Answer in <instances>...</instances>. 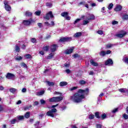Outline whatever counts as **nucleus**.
Returning <instances> with one entry per match:
<instances>
[{
  "label": "nucleus",
  "mask_w": 128,
  "mask_h": 128,
  "mask_svg": "<svg viewBox=\"0 0 128 128\" xmlns=\"http://www.w3.org/2000/svg\"><path fill=\"white\" fill-rule=\"evenodd\" d=\"M54 94H56L57 96H62V93L58 92H54Z\"/></svg>",
  "instance_id": "nucleus-55"
},
{
  "label": "nucleus",
  "mask_w": 128,
  "mask_h": 128,
  "mask_svg": "<svg viewBox=\"0 0 128 128\" xmlns=\"http://www.w3.org/2000/svg\"><path fill=\"white\" fill-rule=\"evenodd\" d=\"M70 40H72V37H66V38L64 37V38H61L59 40V42H70Z\"/></svg>",
  "instance_id": "nucleus-8"
},
{
  "label": "nucleus",
  "mask_w": 128,
  "mask_h": 128,
  "mask_svg": "<svg viewBox=\"0 0 128 128\" xmlns=\"http://www.w3.org/2000/svg\"><path fill=\"white\" fill-rule=\"evenodd\" d=\"M54 53H51L48 54V56H47L48 60H50L54 58Z\"/></svg>",
  "instance_id": "nucleus-24"
},
{
  "label": "nucleus",
  "mask_w": 128,
  "mask_h": 128,
  "mask_svg": "<svg viewBox=\"0 0 128 128\" xmlns=\"http://www.w3.org/2000/svg\"><path fill=\"white\" fill-rule=\"evenodd\" d=\"M122 8V6L121 5L117 4L114 8L115 12H120Z\"/></svg>",
  "instance_id": "nucleus-14"
},
{
  "label": "nucleus",
  "mask_w": 128,
  "mask_h": 128,
  "mask_svg": "<svg viewBox=\"0 0 128 128\" xmlns=\"http://www.w3.org/2000/svg\"><path fill=\"white\" fill-rule=\"evenodd\" d=\"M32 106L30 105L29 106H25L24 108V110H28V108H30Z\"/></svg>",
  "instance_id": "nucleus-47"
},
{
  "label": "nucleus",
  "mask_w": 128,
  "mask_h": 128,
  "mask_svg": "<svg viewBox=\"0 0 128 128\" xmlns=\"http://www.w3.org/2000/svg\"><path fill=\"white\" fill-rule=\"evenodd\" d=\"M31 42H34V43L36 42V38H32L31 39Z\"/></svg>",
  "instance_id": "nucleus-51"
},
{
  "label": "nucleus",
  "mask_w": 128,
  "mask_h": 128,
  "mask_svg": "<svg viewBox=\"0 0 128 128\" xmlns=\"http://www.w3.org/2000/svg\"><path fill=\"white\" fill-rule=\"evenodd\" d=\"M114 46V44H108L106 46V48H112V46Z\"/></svg>",
  "instance_id": "nucleus-36"
},
{
  "label": "nucleus",
  "mask_w": 128,
  "mask_h": 128,
  "mask_svg": "<svg viewBox=\"0 0 128 128\" xmlns=\"http://www.w3.org/2000/svg\"><path fill=\"white\" fill-rule=\"evenodd\" d=\"M46 84L49 86H54V82H50V81L46 82Z\"/></svg>",
  "instance_id": "nucleus-28"
},
{
  "label": "nucleus",
  "mask_w": 128,
  "mask_h": 128,
  "mask_svg": "<svg viewBox=\"0 0 128 128\" xmlns=\"http://www.w3.org/2000/svg\"><path fill=\"white\" fill-rule=\"evenodd\" d=\"M58 106V104H56V105H52V108H56V106Z\"/></svg>",
  "instance_id": "nucleus-60"
},
{
  "label": "nucleus",
  "mask_w": 128,
  "mask_h": 128,
  "mask_svg": "<svg viewBox=\"0 0 128 128\" xmlns=\"http://www.w3.org/2000/svg\"><path fill=\"white\" fill-rule=\"evenodd\" d=\"M44 94V90H42L39 92H38L36 93V96H42V94Z\"/></svg>",
  "instance_id": "nucleus-27"
},
{
  "label": "nucleus",
  "mask_w": 128,
  "mask_h": 128,
  "mask_svg": "<svg viewBox=\"0 0 128 128\" xmlns=\"http://www.w3.org/2000/svg\"><path fill=\"white\" fill-rule=\"evenodd\" d=\"M79 84H86V82L82 80L79 82Z\"/></svg>",
  "instance_id": "nucleus-43"
},
{
  "label": "nucleus",
  "mask_w": 128,
  "mask_h": 128,
  "mask_svg": "<svg viewBox=\"0 0 128 128\" xmlns=\"http://www.w3.org/2000/svg\"><path fill=\"white\" fill-rule=\"evenodd\" d=\"M34 126H36V128H40V122H36L34 124Z\"/></svg>",
  "instance_id": "nucleus-33"
},
{
  "label": "nucleus",
  "mask_w": 128,
  "mask_h": 128,
  "mask_svg": "<svg viewBox=\"0 0 128 128\" xmlns=\"http://www.w3.org/2000/svg\"><path fill=\"white\" fill-rule=\"evenodd\" d=\"M112 52V51H110V50H108L106 52V54H110Z\"/></svg>",
  "instance_id": "nucleus-62"
},
{
  "label": "nucleus",
  "mask_w": 128,
  "mask_h": 128,
  "mask_svg": "<svg viewBox=\"0 0 128 128\" xmlns=\"http://www.w3.org/2000/svg\"><path fill=\"white\" fill-rule=\"evenodd\" d=\"M68 85V82H62L60 83V86H64Z\"/></svg>",
  "instance_id": "nucleus-21"
},
{
  "label": "nucleus",
  "mask_w": 128,
  "mask_h": 128,
  "mask_svg": "<svg viewBox=\"0 0 128 128\" xmlns=\"http://www.w3.org/2000/svg\"><path fill=\"white\" fill-rule=\"evenodd\" d=\"M89 118L90 120H94V114L89 115Z\"/></svg>",
  "instance_id": "nucleus-48"
},
{
  "label": "nucleus",
  "mask_w": 128,
  "mask_h": 128,
  "mask_svg": "<svg viewBox=\"0 0 128 128\" xmlns=\"http://www.w3.org/2000/svg\"><path fill=\"white\" fill-rule=\"evenodd\" d=\"M113 6H114V4H112V3H110L108 6V10H112V8Z\"/></svg>",
  "instance_id": "nucleus-32"
},
{
  "label": "nucleus",
  "mask_w": 128,
  "mask_h": 128,
  "mask_svg": "<svg viewBox=\"0 0 128 128\" xmlns=\"http://www.w3.org/2000/svg\"><path fill=\"white\" fill-rule=\"evenodd\" d=\"M86 98L85 96H72L71 97V100L74 102L76 104H78L79 102H81L82 100Z\"/></svg>",
  "instance_id": "nucleus-2"
},
{
  "label": "nucleus",
  "mask_w": 128,
  "mask_h": 128,
  "mask_svg": "<svg viewBox=\"0 0 128 128\" xmlns=\"http://www.w3.org/2000/svg\"><path fill=\"white\" fill-rule=\"evenodd\" d=\"M89 89L88 88H86V90H82V89H80L78 90V91L77 92L78 94H88V92H89Z\"/></svg>",
  "instance_id": "nucleus-5"
},
{
  "label": "nucleus",
  "mask_w": 128,
  "mask_h": 128,
  "mask_svg": "<svg viewBox=\"0 0 128 128\" xmlns=\"http://www.w3.org/2000/svg\"><path fill=\"white\" fill-rule=\"evenodd\" d=\"M74 50V47H72L70 49H67L65 50L64 53L66 54H70Z\"/></svg>",
  "instance_id": "nucleus-12"
},
{
  "label": "nucleus",
  "mask_w": 128,
  "mask_h": 128,
  "mask_svg": "<svg viewBox=\"0 0 128 128\" xmlns=\"http://www.w3.org/2000/svg\"><path fill=\"white\" fill-rule=\"evenodd\" d=\"M62 100H64L62 96L53 97L49 100V102H61Z\"/></svg>",
  "instance_id": "nucleus-3"
},
{
  "label": "nucleus",
  "mask_w": 128,
  "mask_h": 128,
  "mask_svg": "<svg viewBox=\"0 0 128 128\" xmlns=\"http://www.w3.org/2000/svg\"><path fill=\"white\" fill-rule=\"evenodd\" d=\"M46 6H52V4L50 2H47V3H46Z\"/></svg>",
  "instance_id": "nucleus-58"
},
{
  "label": "nucleus",
  "mask_w": 128,
  "mask_h": 128,
  "mask_svg": "<svg viewBox=\"0 0 128 128\" xmlns=\"http://www.w3.org/2000/svg\"><path fill=\"white\" fill-rule=\"evenodd\" d=\"M119 92L122 93H126L128 92V89L126 88H122L118 90Z\"/></svg>",
  "instance_id": "nucleus-18"
},
{
  "label": "nucleus",
  "mask_w": 128,
  "mask_h": 128,
  "mask_svg": "<svg viewBox=\"0 0 128 128\" xmlns=\"http://www.w3.org/2000/svg\"><path fill=\"white\" fill-rule=\"evenodd\" d=\"M96 128H102V124H96Z\"/></svg>",
  "instance_id": "nucleus-61"
},
{
  "label": "nucleus",
  "mask_w": 128,
  "mask_h": 128,
  "mask_svg": "<svg viewBox=\"0 0 128 128\" xmlns=\"http://www.w3.org/2000/svg\"><path fill=\"white\" fill-rule=\"evenodd\" d=\"M124 62H126V64H128V58L126 57L124 58Z\"/></svg>",
  "instance_id": "nucleus-49"
},
{
  "label": "nucleus",
  "mask_w": 128,
  "mask_h": 128,
  "mask_svg": "<svg viewBox=\"0 0 128 128\" xmlns=\"http://www.w3.org/2000/svg\"><path fill=\"white\" fill-rule=\"evenodd\" d=\"M82 32H78L75 34L74 36V38H80V36H82Z\"/></svg>",
  "instance_id": "nucleus-19"
},
{
  "label": "nucleus",
  "mask_w": 128,
  "mask_h": 128,
  "mask_svg": "<svg viewBox=\"0 0 128 128\" xmlns=\"http://www.w3.org/2000/svg\"><path fill=\"white\" fill-rule=\"evenodd\" d=\"M95 116L96 118H100V112H95Z\"/></svg>",
  "instance_id": "nucleus-29"
},
{
  "label": "nucleus",
  "mask_w": 128,
  "mask_h": 128,
  "mask_svg": "<svg viewBox=\"0 0 128 128\" xmlns=\"http://www.w3.org/2000/svg\"><path fill=\"white\" fill-rule=\"evenodd\" d=\"M50 18H54V15L52 14V11L49 12L45 16H44V18H45V20H50Z\"/></svg>",
  "instance_id": "nucleus-6"
},
{
  "label": "nucleus",
  "mask_w": 128,
  "mask_h": 128,
  "mask_svg": "<svg viewBox=\"0 0 128 128\" xmlns=\"http://www.w3.org/2000/svg\"><path fill=\"white\" fill-rule=\"evenodd\" d=\"M118 112V108H115L112 110V114H116V112Z\"/></svg>",
  "instance_id": "nucleus-38"
},
{
  "label": "nucleus",
  "mask_w": 128,
  "mask_h": 128,
  "mask_svg": "<svg viewBox=\"0 0 128 128\" xmlns=\"http://www.w3.org/2000/svg\"><path fill=\"white\" fill-rule=\"evenodd\" d=\"M32 14L30 11H27L25 13V16H32Z\"/></svg>",
  "instance_id": "nucleus-25"
},
{
  "label": "nucleus",
  "mask_w": 128,
  "mask_h": 128,
  "mask_svg": "<svg viewBox=\"0 0 128 128\" xmlns=\"http://www.w3.org/2000/svg\"><path fill=\"white\" fill-rule=\"evenodd\" d=\"M100 56H106V52L101 51L100 52Z\"/></svg>",
  "instance_id": "nucleus-34"
},
{
  "label": "nucleus",
  "mask_w": 128,
  "mask_h": 128,
  "mask_svg": "<svg viewBox=\"0 0 128 128\" xmlns=\"http://www.w3.org/2000/svg\"><path fill=\"white\" fill-rule=\"evenodd\" d=\"M21 66L22 68H28V66H26V64H24V62L21 63Z\"/></svg>",
  "instance_id": "nucleus-39"
},
{
  "label": "nucleus",
  "mask_w": 128,
  "mask_h": 128,
  "mask_svg": "<svg viewBox=\"0 0 128 128\" xmlns=\"http://www.w3.org/2000/svg\"><path fill=\"white\" fill-rule=\"evenodd\" d=\"M24 116H20L18 117V120H24Z\"/></svg>",
  "instance_id": "nucleus-46"
},
{
  "label": "nucleus",
  "mask_w": 128,
  "mask_h": 128,
  "mask_svg": "<svg viewBox=\"0 0 128 128\" xmlns=\"http://www.w3.org/2000/svg\"><path fill=\"white\" fill-rule=\"evenodd\" d=\"M114 64L112 60L110 58L108 59L106 62L105 64L106 66H110Z\"/></svg>",
  "instance_id": "nucleus-13"
},
{
  "label": "nucleus",
  "mask_w": 128,
  "mask_h": 128,
  "mask_svg": "<svg viewBox=\"0 0 128 128\" xmlns=\"http://www.w3.org/2000/svg\"><path fill=\"white\" fill-rule=\"evenodd\" d=\"M14 78V74L12 73H8L6 76V78L8 80H12Z\"/></svg>",
  "instance_id": "nucleus-11"
},
{
  "label": "nucleus",
  "mask_w": 128,
  "mask_h": 128,
  "mask_svg": "<svg viewBox=\"0 0 128 128\" xmlns=\"http://www.w3.org/2000/svg\"><path fill=\"white\" fill-rule=\"evenodd\" d=\"M32 22H34V21L32 19H30L29 20H25L23 21V24H24V26H30V24H32Z\"/></svg>",
  "instance_id": "nucleus-7"
},
{
  "label": "nucleus",
  "mask_w": 128,
  "mask_h": 128,
  "mask_svg": "<svg viewBox=\"0 0 128 128\" xmlns=\"http://www.w3.org/2000/svg\"><path fill=\"white\" fill-rule=\"evenodd\" d=\"M40 102L41 104L44 105L46 104V100H44L42 99L40 100Z\"/></svg>",
  "instance_id": "nucleus-40"
},
{
  "label": "nucleus",
  "mask_w": 128,
  "mask_h": 128,
  "mask_svg": "<svg viewBox=\"0 0 128 128\" xmlns=\"http://www.w3.org/2000/svg\"><path fill=\"white\" fill-rule=\"evenodd\" d=\"M97 34H104V32H102V30H100L97 32Z\"/></svg>",
  "instance_id": "nucleus-52"
},
{
  "label": "nucleus",
  "mask_w": 128,
  "mask_h": 128,
  "mask_svg": "<svg viewBox=\"0 0 128 128\" xmlns=\"http://www.w3.org/2000/svg\"><path fill=\"white\" fill-rule=\"evenodd\" d=\"M82 18H84V20L83 21V25L86 26V24H88V22H90V20H94L96 17L94 16L93 14H87L85 16H82Z\"/></svg>",
  "instance_id": "nucleus-1"
},
{
  "label": "nucleus",
  "mask_w": 128,
  "mask_h": 128,
  "mask_svg": "<svg viewBox=\"0 0 128 128\" xmlns=\"http://www.w3.org/2000/svg\"><path fill=\"white\" fill-rule=\"evenodd\" d=\"M128 34V32L124 30H122L115 34V36L118 38H124L126 34Z\"/></svg>",
  "instance_id": "nucleus-4"
},
{
  "label": "nucleus",
  "mask_w": 128,
  "mask_h": 128,
  "mask_svg": "<svg viewBox=\"0 0 128 128\" xmlns=\"http://www.w3.org/2000/svg\"><path fill=\"white\" fill-rule=\"evenodd\" d=\"M50 50V46H46L42 48V50L44 52H48Z\"/></svg>",
  "instance_id": "nucleus-22"
},
{
  "label": "nucleus",
  "mask_w": 128,
  "mask_h": 128,
  "mask_svg": "<svg viewBox=\"0 0 128 128\" xmlns=\"http://www.w3.org/2000/svg\"><path fill=\"white\" fill-rule=\"evenodd\" d=\"M90 62L94 66H98V65L96 62H94V60H90Z\"/></svg>",
  "instance_id": "nucleus-20"
},
{
  "label": "nucleus",
  "mask_w": 128,
  "mask_h": 128,
  "mask_svg": "<svg viewBox=\"0 0 128 128\" xmlns=\"http://www.w3.org/2000/svg\"><path fill=\"white\" fill-rule=\"evenodd\" d=\"M62 16H63L64 18H66L68 16V12H63L61 14Z\"/></svg>",
  "instance_id": "nucleus-26"
},
{
  "label": "nucleus",
  "mask_w": 128,
  "mask_h": 128,
  "mask_svg": "<svg viewBox=\"0 0 128 128\" xmlns=\"http://www.w3.org/2000/svg\"><path fill=\"white\" fill-rule=\"evenodd\" d=\"M66 74H70V70L69 69L66 70Z\"/></svg>",
  "instance_id": "nucleus-64"
},
{
  "label": "nucleus",
  "mask_w": 128,
  "mask_h": 128,
  "mask_svg": "<svg viewBox=\"0 0 128 128\" xmlns=\"http://www.w3.org/2000/svg\"><path fill=\"white\" fill-rule=\"evenodd\" d=\"M82 20L81 18H78L76 19L74 22V24H78V22H80Z\"/></svg>",
  "instance_id": "nucleus-37"
},
{
  "label": "nucleus",
  "mask_w": 128,
  "mask_h": 128,
  "mask_svg": "<svg viewBox=\"0 0 128 128\" xmlns=\"http://www.w3.org/2000/svg\"><path fill=\"white\" fill-rule=\"evenodd\" d=\"M15 50H16V52H19L20 50V46H18V44L16 45Z\"/></svg>",
  "instance_id": "nucleus-31"
},
{
  "label": "nucleus",
  "mask_w": 128,
  "mask_h": 128,
  "mask_svg": "<svg viewBox=\"0 0 128 128\" xmlns=\"http://www.w3.org/2000/svg\"><path fill=\"white\" fill-rule=\"evenodd\" d=\"M21 48H22V50H26V45H24V44H23Z\"/></svg>",
  "instance_id": "nucleus-63"
},
{
  "label": "nucleus",
  "mask_w": 128,
  "mask_h": 128,
  "mask_svg": "<svg viewBox=\"0 0 128 128\" xmlns=\"http://www.w3.org/2000/svg\"><path fill=\"white\" fill-rule=\"evenodd\" d=\"M4 4L5 6V10H6L7 12H10V10H12V7L8 5V2H4Z\"/></svg>",
  "instance_id": "nucleus-9"
},
{
  "label": "nucleus",
  "mask_w": 128,
  "mask_h": 128,
  "mask_svg": "<svg viewBox=\"0 0 128 128\" xmlns=\"http://www.w3.org/2000/svg\"><path fill=\"white\" fill-rule=\"evenodd\" d=\"M44 24L46 26H50V24L48 22H44Z\"/></svg>",
  "instance_id": "nucleus-53"
},
{
  "label": "nucleus",
  "mask_w": 128,
  "mask_h": 128,
  "mask_svg": "<svg viewBox=\"0 0 128 128\" xmlns=\"http://www.w3.org/2000/svg\"><path fill=\"white\" fill-rule=\"evenodd\" d=\"M22 92H26V88H23L22 90Z\"/></svg>",
  "instance_id": "nucleus-59"
},
{
  "label": "nucleus",
  "mask_w": 128,
  "mask_h": 128,
  "mask_svg": "<svg viewBox=\"0 0 128 128\" xmlns=\"http://www.w3.org/2000/svg\"><path fill=\"white\" fill-rule=\"evenodd\" d=\"M16 60H22V57L20 56H18L17 57H16Z\"/></svg>",
  "instance_id": "nucleus-41"
},
{
  "label": "nucleus",
  "mask_w": 128,
  "mask_h": 128,
  "mask_svg": "<svg viewBox=\"0 0 128 128\" xmlns=\"http://www.w3.org/2000/svg\"><path fill=\"white\" fill-rule=\"evenodd\" d=\"M46 116H51V118H54V113H52V112H51V110L48 111L46 114Z\"/></svg>",
  "instance_id": "nucleus-16"
},
{
  "label": "nucleus",
  "mask_w": 128,
  "mask_h": 128,
  "mask_svg": "<svg viewBox=\"0 0 128 128\" xmlns=\"http://www.w3.org/2000/svg\"><path fill=\"white\" fill-rule=\"evenodd\" d=\"M65 18L66 20H70V16H68V15L66 16Z\"/></svg>",
  "instance_id": "nucleus-54"
},
{
  "label": "nucleus",
  "mask_w": 128,
  "mask_h": 128,
  "mask_svg": "<svg viewBox=\"0 0 128 128\" xmlns=\"http://www.w3.org/2000/svg\"><path fill=\"white\" fill-rule=\"evenodd\" d=\"M38 26L40 28H42V23H38Z\"/></svg>",
  "instance_id": "nucleus-56"
},
{
  "label": "nucleus",
  "mask_w": 128,
  "mask_h": 128,
  "mask_svg": "<svg viewBox=\"0 0 128 128\" xmlns=\"http://www.w3.org/2000/svg\"><path fill=\"white\" fill-rule=\"evenodd\" d=\"M51 112H52V113L54 114V112H58V110H56V108H53L51 110Z\"/></svg>",
  "instance_id": "nucleus-50"
},
{
  "label": "nucleus",
  "mask_w": 128,
  "mask_h": 128,
  "mask_svg": "<svg viewBox=\"0 0 128 128\" xmlns=\"http://www.w3.org/2000/svg\"><path fill=\"white\" fill-rule=\"evenodd\" d=\"M16 119H12L10 121L11 124H16Z\"/></svg>",
  "instance_id": "nucleus-44"
},
{
  "label": "nucleus",
  "mask_w": 128,
  "mask_h": 128,
  "mask_svg": "<svg viewBox=\"0 0 128 128\" xmlns=\"http://www.w3.org/2000/svg\"><path fill=\"white\" fill-rule=\"evenodd\" d=\"M24 116L26 118H29L30 116V112H26Z\"/></svg>",
  "instance_id": "nucleus-23"
},
{
  "label": "nucleus",
  "mask_w": 128,
  "mask_h": 128,
  "mask_svg": "<svg viewBox=\"0 0 128 128\" xmlns=\"http://www.w3.org/2000/svg\"><path fill=\"white\" fill-rule=\"evenodd\" d=\"M40 14H42V12L38 10V11H36L35 12V14L36 16H40Z\"/></svg>",
  "instance_id": "nucleus-45"
},
{
  "label": "nucleus",
  "mask_w": 128,
  "mask_h": 128,
  "mask_svg": "<svg viewBox=\"0 0 128 128\" xmlns=\"http://www.w3.org/2000/svg\"><path fill=\"white\" fill-rule=\"evenodd\" d=\"M106 118H108V116H106V114L105 113L102 114L100 116V118L102 120H106Z\"/></svg>",
  "instance_id": "nucleus-17"
},
{
  "label": "nucleus",
  "mask_w": 128,
  "mask_h": 128,
  "mask_svg": "<svg viewBox=\"0 0 128 128\" xmlns=\"http://www.w3.org/2000/svg\"><path fill=\"white\" fill-rule=\"evenodd\" d=\"M24 56L26 58H27V60H30L32 58V56L30 54H26Z\"/></svg>",
  "instance_id": "nucleus-35"
},
{
  "label": "nucleus",
  "mask_w": 128,
  "mask_h": 128,
  "mask_svg": "<svg viewBox=\"0 0 128 128\" xmlns=\"http://www.w3.org/2000/svg\"><path fill=\"white\" fill-rule=\"evenodd\" d=\"M118 24V22L116 20H114L112 22V24L114 25V24Z\"/></svg>",
  "instance_id": "nucleus-57"
},
{
  "label": "nucleus",
  "mask_w": 128,
  "mask_h": 128,
  "mask_svg": "<svg viewBox=\"0 0 128 128\" xmlns=\"http://www.w3.org/2000/svg\"><path fill=\"white\" fill-rule=\"evenodd\" d=\"M78 86H74L72 88H70V92H72V90H78Z\"/></svg>",
  "instance_id": "nucleus-42"
},
{
  "label": "nucleus",
  "mask_w": 128,
  "mask_h": 128,
  "mask_svg": "<svg viewBox=\"0 0 128 128\" xmlns=\"http://www.w3.org/2000/svg\"><path fill=\"white\" fill-rule=\"evenodd\" d=\"M9 92H12V94H16V92H18V89L14 88H10L9 89Z\"/></svg>",
  "instance_id": "nucleus-15"
},
{
  "label": "nucleus",
  "mask_w": 128,
  "mask_h": 128,
  "mask_svg": "<svg viewBox=\"0 0 128 128\" xmlns=\"http://www.w3.org/2000/svg\"><path fill=\"white\" fill-rule=\"evenodd\" d=\"M57 48H58V46L56 44H52L50 47V50L52 52H56Z\"/></svg>",
  "instance_id": "nucleus-10"
},
{
  "label": "nucleus",
  "mask_w": 128,
  "mask_h": 128,
  "mask_svg": "<svg viewBox=\"0 0 128 128\" xmlns=\"http://www.w3.org/2000/svg\"><path fill=\"white\" fill-rule=\"evenodd\" d=\"M128 19V14H124L122 16V20H126Z\"/></svg>",
  "instance_id": "nucleus-30"
}]
</instances>
